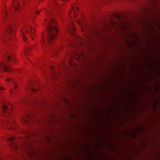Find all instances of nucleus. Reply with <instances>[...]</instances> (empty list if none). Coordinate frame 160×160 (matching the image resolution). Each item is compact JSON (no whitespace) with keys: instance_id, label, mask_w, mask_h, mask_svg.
<instances>
[{"instance_id":"obj_1","label":"nucleus","mask_w":160,"mask_h":160,"mask_svg":"<svg viewBox=\"0 0 160 160\" xmlns=\"http://www.w3.org/2000/svg\"><path fill=\"white\" fill-rule=\"evenodd\" d=\"M47 29V41L51 43L54 40L58 32V29L53 25L56 24L55 20L51 18L49 20H45Z\"/></svg>"},{"instance_id":"obj_2","label":"nucleus","mask_w":160,"mask_h":160,"mask_svg":"<svg viewBox=\"0 0 160 160\" xmlns=\"http://www.w3.org/2000/svg\"><path fill=\"white\" fill-rule=\"evenodd\" d=\"M4 24L5 26L4 31L3 33L2 36L4 38L6 33L9 35H11L14 32V27L12 25L10 19L8 18V13L6 10L4 14Z\"/></svg>"},{"instance_id":"obj_3","label":"nucleus","mask_w":160,"mask_h":160,"mask_svg":"<svg viewBox=\"0 0 160 160\" xmlns=\"http://www.w3.org/2000/svg\"><path fill=\"white\" fill-rule=\"evenodd\" d=\"M12 106L11 105H8L7 103L4 102L0 104V110L2 114L6 116L12 113Z\"/></svg>"},{"instance_id":"obj_4","label":"nucleus","mask_w":160,"mask_h":160,"mask_svg":"<svg viewBox=\"0 0 160 160\" xmlns=\"http://www.w3.org/2000/svg\"><path fill=\"white\" fill-rule=\"evenodd\" d=\"M76 37V40H75V42L73 44H72L71 47L72 48H77L78 47H80L82 45V42L83 41V39L75 35Z\"/></svg>"},{"instance_id":"obj_5","label":"nucleus","mask_w":160,"mask_h":160,"mask_svg":"<svg viewBox=\"0 0 160 160\" xmlns=\"http://www.w3.org/2000/svg\"><path fill=\"white\" fill-rule=\"evenodd\" d=\"M78 23L80 25L82 28V32H86L88 34H90L91 32H93V31L91 29L89 30V27H88L86 23L83 22L82 21H78Z\"/></svg>"},{"instance_id":"obj_6","label":"nucleus","mask_w":160,"mask_h":160,"mask_svg":"<svg viewBox=\"0 0 160 160\" xmlns=\"http://www.w3.org/2000/svg\"><path fill=\"white\" fill-rule=\"evenodd\" d=\"M22 31L23 33V39L25 41L27 39V38L23 34L24 31L26 33H29V34H31V33L32 34H33L34 33V30L30 26H28V27H24Z\"/></svg>"},{"instance_id":"obj_7","label":"nucleus","mask_w":160,"mask_h":160,"mask_svg":"<svg viewBox=\"0 0 160 160\" xmlns=\"http://www.w3.org/2000/svg\"><path fill=\"white\" fill-rule=\"evenodd\" d=\"M0 121L2 125L5 127H6L8 129L12 128H13L12 126V124H14V122L11 121L10 122V121H9L7 119L0 120Z\"/></svg>"},{"instance_id":"obj_8","label":"nucleus","mask_w":160,"mask_h":160,"mask_svg":"<svg viewBox=\"0 0 160 160\" xmlns=\"http://www.w3.org/2000/svg\"><path fill=\"white\" fill-rule=\"evenodd\" d=\"M4 58L5 59V61L7 62L11 61L12 62H14L16 61V59L15 58L14 56L13 55L11 56L8 54H7L5 55V56H4Z\"/></svg>"},{"instance_id":"obj_9","label":"nucleus","mask_w":160,"mask_h":160,"mask_svg":"<svg viewBox=\"0 0 160 160\" xmlns=\"http://www.w3.org/2000/svg\"><path fill=\"white\" fill-rule=\"evenodd\" d=\"M32 118L31 117L27 114L24 115L21 119L22 122L26 124H28Z\"/></svg>"},{"instance_id":"obj_10","label":"nucleus","mask_w":160,"mask_h":160,"mask_svg":"<svg viewBox=\"0 0 160 160\" xmlns=\"http://www.w3.org/2000/svg\"><path fill=\"white\" fill-rule=\"evenodd\" d=\"M0 68L4 71L9 72L11 71L10 68L8 67L4 62H1L0 64Z\"/></svg>"},{"instance_id":"obj_11","label":"nucleus","mask_w":160,"mask_h":160,"mask_svg":"<svg viewBox=\"0 0 160 160\" xmlns=\"http://www.w3.org/2000/svg\"><path fill=\"white\" fill-rule=\"evenodd\" d=\"M75 30V28L73 26V23H71L70 25V27L68 28V31L72 35H73L74 32Z\"/></svg>"},{"instance_id":"obj_12","label":"nucleus","mask_w":160,"mask_h":160,"mask_svg":"<svg viewBox=\"0 0 160 160\" xmlns=\"http://www.w3.org/2000/svg\"><path fill=\"white\" fill-rule=\"evenodd\" d=\"M30 85L29 86V90L32 92H34L37 91L38 90L36 87L34 88V85L32 82H30Z\"/></svg>"},{"instance_id":"obj_13","label":"nucleus","mask_w":160,"mask_h":160,"mask_svg":"<svg viewBox=\"0 0 160 160\" xmlns=\"http://www.w3.org/2000/svg\"><path fill=\"white\" fill-rule=\"evenodd\" d=\"M20 7V6L19 5V3L18 2H17L13 5V9L15 11L18 10Z\"/></svg>"},{"instance_id":"obj_14","label":"nucleus","mask_w":160,"mask_h":160,"mask_svg":"<svg viewBox=\"0 0 160 160\" xmlns=\"http://www.w3.org/2000/svg\"><path fill=\"white\" fill-rule=\"evenodd\" d=\"M10 144L13 149H16L18 148L17 145L14 142H12L10 143Z\"/></svg>"},{"instance_id":"obj_15","label":"nucleus","mask_w":160,"mask_h":160,"mask_svg":"<svg viewBox=\"0 0 160 160\" xmlns=\"http://www.w3.org/2000/svg\"><path fill=\"white\" fill-rule=\"evenodd\" d=\"M6 82H11L12 83V84L14 86V88H15L16 85H15V82L13 80H11L10 78H7Z\"/></svg>"},{"instance_id":"obj_16","label":"nucleus","mask_w":160,"mask_h":160,"mask_svg":"<svg viewBox=\"0 0 160 160\" xmlns=\"http://www.w3.org/2000/svg\"><path fill=\"white\" fill-rule=\"evenodd\" d=\"M31 49V48H28L26 50L25 52V55H28L29 54V53H30V49Z\"/></svg>"},{"instance_id":"obj_17","label":"nucleus","mask_w":160,"mask_h":160,"mask_svg":"<svg viewBox=\"0 0 160 160\" xmlns=\"http://www.w3.org/2000/svg\"><path fill=\"white\" fill-rule=\"evenodd\" d=\"M15 139V138L13 137H11L10 138H8V140L9 141L11 142V141H13Z\"/></svg>"},{"instance_id":"obj_18","label":"nucleus","mask_w":160,"mask_h":160,"mask_svg":"<svg viewBox=\"0 0 160 160\" xmlns=\"http://www.w3.org/2000/svg\"><path fill=\"white\" fill-rule=\"evenodd\" d=\"M42 44L43 45V47H44V48L45 47V46L44 45H45L46 44L45 42V41L44 40V39L43 38L42 39Z\"/></svg>"},{"instance_id":"obj_19","label":"nucleus","mask_w":160,"mask_h":160,"mask_svg":"<svg viewBox=\"0 0 160 160\" xmlns=\"http://www.w3.org/2000/svg\"><path fill=\"white\" fill-rule=\"evenodd\" d=\"M74 54H73L74 57H75V56H74V55H75V56H77V57H78H78H79V56H80V57H81V56H80V55H79L78 53L76 52V51H75L74 52Z\"/></svg>"},{"instance_id":"obj_20","label":"nucleus","mask_w":160,"mask_h":160,"mask_svg":"<svg viewBox=\"0 0 160 160\" xmlns=\"http://www.w3.org/2000/svg\"><path fill=\"white\" fill-rule=\"evenodd\" d=\"M35 13L36 14H39V12L38 11H35Z\"/></svg>"},{"instance_id":"obj_21","label":"nucleus","mask_w":160,"mask_h":160,"mask_svg":"<svg viewBox=\"0 0 160 160\" xmlns=\"http://www.w3.org/2000/svg\"><path fill=\"white\" fill-rule=\"evenodd\" d=\"M32 17L33 18V19H34V18H36V16L33 15L32 16Z\"/></svg>"},{"instance_id":"obj_22","label":"nucleus","mask_w":160,"mask_h":160,"mask_svg":"<svg viewBox=\"0 0 160 160\" xmlns=\"http://www.w3.org/2000/svg\"><path fill=\"white\" fill-rule=\"evenodd\" d=\"M4 89H3L2 87L0 86V90L1 91H2Z\"/></svg>"},{"instance_id":"obj_23","label":"nucleus","mask_w":160,"mask_h":160,"mask_svg":"<svg viewBox=\"0 0 160 160\" xmlns=\"http://www.w3.org/2000/svg\"><path fill=\"white\" fill-rule=\"evenodd\" d=\"M48 14L49 15V12H47V13H46V16L47 17H48Z\"/></svg>"},{"instance_id":"obj_24","label":"nucleus","mask_w":160,"mask_h":160,"mask_svg":"<svg viewBox=\"0 0 160 160\" xmlns=\"http://www.w3.org/2000/svg\"><path fill=\"white\" fill-rule=\"evenodd\" d=\"M52 70L54 71V68L52 67Z\"/></svg>"},{"instance_id":"obj_25","label":"nucleus","mask_w":160,"mask_h":160,"mask_svg":"<svg viewBox=\"0 0 160 160\" xmlns=\"http://www.w3.org/2000/svg\"><path fill=\"white\" fill-rule=\"evenodd\" d=\"M83 52H81V54L82 55H83Z\"/></svg>"},{"instance_id":"obj_26","label":"nucleus","mask_w":160,"mask_h":160,"mask_svg":"<svg viewBox=\"0 0 160 160\" xmlns=\"http://www.w3.org/2000/svg\"><path fill=\"white\" fill-rule=\"evenodd\" d=\"M62 1H64L65 0H62Z\"/></svg>"}]
</instances>
